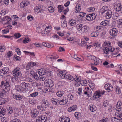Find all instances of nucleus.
Segmentation results:
<instances>
[{
  "label": "nucleus",
  "instance_id": "10",
  "mask_svg": "<svg viewBox=\"0 0 122 122\" xmlns=\"http://www.w3.org/2000/svg\"><path fill=\"white\" fill-rule=\"evenodd\" d=\"M34 10L35 13L37 14L39 12H41L44 11V10H43L42 8H41V7L38 6L36 7Z\"/></svg>",
  "mask_w": 122,
  "mask_h": 122
},
{
  "label": "nucleus",
  "instance_id": "55",
  "mask_svg": "<svg viewBox=\"0 0 122 122\" xmlns=\"http://www.w3.org/2000/svg\"><path fill=\"white\" fill-rule=\"evenodd\" d=\"M14 36L16 38H17L20 37L21 35L20 33H17L15 34Z\"/></svg>",
  "mask_w": 122,
  "mask_h": 122
},
{
  "label": "nucleus",
  "instance_id": "44",
  "mask_svg": "<svg viewBox=\"0 0 122 122\" xmlns=\"http://www.w3.org/2000/svg\"><path fill=\"white\" fill-rule=\"evenodd\" d=\"M76 80H75V81H76L79 82V83L80 82V81H81V76H76Z\"/></svg>",
  "mask_w": 122,
  "mask_h": 122
},
{
  "label": "nucleus",
  "instance_id": "51",
  "mask_svg": "<svg viewBox=\"0 0 122 122\" xmlns=\"http://www.w3.org/2000/svg\"><path fill=\"white\" fill-rule=\"evenodd\" d=\"M111 44L110 42L109 41H106L104 42V43L105 46L109 47V46L110 47V44Z\"/></svg>",
  "mask_w": 122,
  "mask_h": 122
},
{
  "label": "nucleus",
  "instance_id": "13",
  "mask_svg": "<svg viewBox=\"0 0 122 122\" xmlns=\"http://www.w3.org/2000/svg\"><path fill=\"white\" fill-rule=\"evenodd\" d=\"M122 103L120 101H118L116 105V108L115 109L116 110V109H117L118 112H119L121 110V105Z\"/></svg>",
  "mask_w": 122,
  "mask_h": 122
},
{
  "label": "nucleus",
  "instance_id": "24",
  "mask_svg": "<svg viewBox=\"0 0 122 122\" xmlns=\"http://www.w3.org/2000/svg\"><path fill=\"white\" fill-rule=\"evenodd\" d=\"M13 97L14 99L19 100H21L23 98L20 95H14L13 96Z\"/></svg>",
  "mask_w": 122,
  "mask_h": 122
},
{
  "label": "nucleus",
  "instance_id": "28",
  "mask_svg": "<svg viewBox=\"0 0 122 122\" xmlns=\"http://www.w3.org/2000/svg\"><path fill=\"white\" fill-rule=\"evenodd\" d=\"M101 96L99 94L98 91H96V93H95L93 96V97L96 99L97 98H99Z\"/></svg>",
  "mask_w": 122,
  "mask_h": 122
},
{
  "label": "nucleus",
  "instance_id": "4",
  "mask_svg": "<svg viewBox=\"0 0 122 122\" xmlns=\"http://www.w3.org/2000/svg\"><path fill=\"white\" fill-rule=\"evenodd\" d=\"M69 74L67 75L65 74V72L61 71H60L57 73L58 76L62 79L65 78L68 79L69 76Z\"/></svg>",
  "mask_w": 122,
  "mask_h": 122
},
{
  "label": "nucleus",
  "instance_id": "18",
  "mask_svg": "<svg viewBox=\"0 0 122 122\" xmlns=\"http://www.w3.org/2000/svg\"><path fill=\"white\" fill-rule=\"evenodd\" d=\"M114 28H113L110 30V38H114Z\"/></svg>",
  "mask_w": 122,
  "mask_h": 122
},
{
  "label": "nucleus",
  "instance_id": "39",
  "mask_svg": "<svg viewBox=\"0 0 122 122\" xmlns=\"http://www.w3.org/2000/svg\"><path fill=\"white\" fill-rule=\"evenodd\" d=\"M7 101H6L5 99L3 98L1 99L0 100V105H1L3 104L6 103Z\"/></svg>",
  "mask_w": 122,
  "mask_h": 122
},
{
  "label": "nucleus",
  "instance_id": "53",
  "mask_svg": "<svg viewBox=\"0 0 122 122\" xmlns=\"http://www.w3.org/2000/svg\"><path fill=\"white\" fill-rule=\"evenodd\" d=\"M36 31L38 33H42L43 32H42V29L40 27H37L36 29Z\"/></svg>",
  "mask_w": 122,
  "mask_h": 122
},
{
  "label": "nucleus",
  "instance_id": "30",
  "mask_svg": "<svg viewBox=\"0 0 122 122\" xmlns=\"http://www.w3.org/2000/svg\"><path fill=\"white\" fill-rule=\"evenodd\" d=\"M31 113L33 114V116L36 117L39 114V112L36 110H35L34 111H32Z\"/></svg>",
  "mask_w": 122,
  "mask_h": 122
},
{
  "label": "nucleus",
  "instance_id": "19",
  "mask_svg": "<svg viewBox=\"0 0 122 122\" xmlns=\"http://www.w3.org/2000/svg\"><path fill=\"white\" fill-rule=\"evenodd\" d=\"M2 20L6 22L7 23L10 22L11 21V18L8 16L4 17Z\"/></svg>",
  "mask_w": 122,
  "mask_h": 122
},
{
  "label": "nucleus",
  "instance_id": "61",
  "mask_svg": "<svg viewBox=\"0 0 122 122\" xmlns=\"http://www.w3.org/2000/svg\"><path fill=\"white\" fill-rule=\"evenodd\" d=\"M88 9L89 11L90 12L93 11L95 10V8L92 7H91L89 8Z\"/></svg>",
  "mask_w": 122,
  "mask_h": 122
},
{
  "label": "nucleus",
  "instance_id": "62",
  "mask_svg": "<svg viewBox=\"0 0 122 122\" xmlns=\"http://www.w3.org/2000/svg\"><path fill=\"white\" fill-rule=\"evenodd\" d=\"M16 51L17 52V54L19 55H20L21 54V52L20 51V49L18 48H17L16 49Z\"/></svg>",
  "mask_w": 122,
  "mask_h": 122
},
{
  "label": "nucleus",
  "instance_id": "48",
  "mask_svg": "<svg viewBox=\"0 0 122 122\" xmlns=\"http://www.w3.org/2000/svg\"><path fill=\"white\" fill-rule=\"evenodd\" d=\"M90 15H91V17H92L91 19H92V20L95 19L97 16L96 14L94 13H92V14H90Z\"/></svg>",
  "mask_w": 122,
  "mask_h": 122
},
{
  "label": "nucleus",
  "instance_id": "22",
  "mask_svg": "<svg viewBox=\"0 0 122 122\" xmlns=\"http://www.w3.org/2000/svg\"><path fill=\"white\" fill-rule=\"evenodd\" d=\"M81 9V5L79 4H77L75 8V12L77 13Z\"/></svg>",
  "mask_w": 122,
  "mask_h": 122
},
{
  "label": "nucleus",
  "instance_id": "36",
  "mask_svg": "<svg viewBox=\"0 0 122 122\" xmlns=\"http://www.w3.org/2000/svg\"><path fill=\"white\" fill-rule=\"evenodd\" d=\"M51 30V29L49 26L47 27L45 29L44 33L46 34Z\"/></svg>",
  "mask_w": 122,
  "mask_h": 122
},
{
  "label": "nucleus",
  "instance_id": "52",
  "mask_svg": "<svg viewBox=\"0 0 122 122\" xmlns=\"http://www.w3.org/2000/svg\"><path fill=\"white\" fill-rule=\"evenodd\" d=\"M37 108L39 110H40L41 111H43L44 110V107H43L42 106V105H38L37 106Z\"/></svg>",
  "mask_w": 122,
  "mask_h": 122
},
{
  "label": "nucleus",
  "instance_id": "33",
  "mask_svg": "<svg viewBox=\"0 0 122 122\" xmlns=\"http://www.w3.org/2000/svg\"><path fill=\"white\" fill-rule=\"evenodd\" d=\"M109 24V22L107 20L103 21L100 23L101 25H103L104 26H106L107 25Z\"/></svg>",
  "mask_w": 122,
  "mask_h": 122
},
{
  "label": "nucleus",
  "instance_id": "43",
  "mask_svg": "<svg viewBox=\"0 0 122 122\" xmlns=\"http://www.w3.org/2000/svg\"><path fill=\"white\" fill-rule=\"evenodd\" d=\"M75 117H77V119H79L81 117L80 114L78 112H75Z\"/></svg>",
  "mask_w": 122,
  "mask_h": 122
},
{
  "label": "nucleus",
  "instance_id": "41",
  "mask_svg": "<svg viewBox=\"0 0 122 122\" xmlns=\"http://www.w3.org/2000/svg\"><path fill=\"white\" fill-rule=\"evenodd\" d=\"M99 33L98 32H93L91 34V36L92 37H96L99 35Z\"/></svg>",
  "mask_w": 122,
  "mask_h": 122
},
{
  "label": "nucleus",
  "instance_id": "12",
  "mask_svg": "<svg viewBox=\"0 0 122 122\" xmlns=\"http://www.w3.org/2000/svg\"><path fill=\"white\" fill-rule=\"evenodd\" d=\"M42 106L44 108H46L49 106V104L47 100H43L42 101Z\"/></svg>",
  "mask_w": 122,
  "mask_h": 122
},
{
  "label": "nucleus",
  "instance_id": "34",
  "mask_svg": "<svg viewBox=\"0 0 122 122\" xmlns=\"http://www.w3.org/2000/svg\"><path fill=\"white\" fill-rule=\"evenodd\" d=\"M93 60L94 61V63L92 64V65H98L99 64V61L97 60V58H96L95 56V58H94Z\"/></svg>",
  "mask_w": 122,
  "mask_h": 122
},
{
  "label": "nucleus",
  "instance_id": "38",
  "mask_svg": "<svg viewBox=\"0 0 122 122\" xmlns=\"http://www.w3.org/2000/svg\"><path fill=\"white\" fill-rule=\"evenodd\" d=\"M64 92L63 91L58 92L56 93L57 95L59 97H61L64 94Z\"/></svg>",
  "mask_w": 122,
  "mask_h": 122
},
{
  "label": "nucleus",
  "instance_id": "5",
  "mask_svg": "<svg viewBox=\"0 0 122 122\" xmlns=\"http://www.w3.org/2000/svg\"><path fill=\"white\" fill-rule=\"evenodd\" d=\"M47 117L45 115H42L41 117H38L36 119L37 122H45L47 120Z\"/></svg>",
  "mask_w": 122,
  "mask_h": 122
},
{
  "label": "nucleus",
  "instance_id": "60",
  "mask_svg": "<svg viewBox=\"0 0 122 122\" xmlns=\"http://www.w3.org/2000/svg\"><path fill=\"white\" fill-rule=\"evenodd\" d=\"M122 119H119V118L115 117V122H122Z\"/></svg>",
  "mask_w": 122,
  "mask_h": 122
},
{
  "label": "nucleus",
  "instance_id": "20",
  "mask_svg": "<svg viewBox=\"0 0 122 122\" xmlns=\"http://www.w3.org/2000/svg\"><path fill=\"white\" fill-rule=\"evenodd\" d=\"M29 4V3L27 1L21 2L20 3L21 7L23 8L24 7L26 6Z\"/></svg>",
  "mask_w": 122,
  "mask_h": 122
},
{
  "label": "nucleus",
  "instance_id": "14",
  "mask_svg": "<svg viewBox=\"0 0 122 122\" xmlns=\"http://www.w3.org/2000/svg\"><path fill=\"white\" fill-rule=\"evenodd\" d=\"M115 114V117L118 118H119L121 119H122V113L120 112V111L118 112L117 109H116Z\"/></svg>",
  "mask_w": 122,
  "mask_h": 122
},
{
  "label": "nucleus",
  "instance_id": "29",
  "mask_svg": "<svg viewBox=\"0 0 122 122\" xmlns=\"http://www.w3.org/2000/svg\"><path fill=\"white\" fill-rule=\"evenodd\" d=\"M111 11L109 10L107 11L106 15V17L107 19H109L111 17Z\"/></svg>",
  "mask_w": 122,
  "mask_h": 122
},
{
  "label": "nucleus",
  "instance_id": "57",
  "mask_svg": "<svg viewBox=\"0 0 122 122\" xmlns=\"http://www.w3.org/2000/svg\"><path fill=\"white\" fill-rule=\"evenodd\" d=\"M38 94V92H36L31 94L30 96L32 97H35L36 96H37Z\"/></svg>",
  "mask_w": 122,
  "mask_h": 122
},
{
  "label": "nucleus",
  "instance_id": "47",
  "mask_svg": "<svg viewBox=\"0 0 122 122\" xmlns=\"http://www.w3.org/2000/svg\"><path fill=\"white\" fill-rule=\"evenodd\" d=\"M116 92L117 94H119L121 93V91L119 87L117 86L116 88Z\"/></svg>",
  "mask_w": 122,
  "mask_h": 122
},
{
  "label": "nucleus",
  "instance_id": "2",
  "mask_svg": "<svg viewBox=\"0 0 122 122\" xmlns=\"http://www.w3.org/2000/svg\"><path fill=\"white\" fill-rule=\"evenodd\" d=\"M19 68H16L12 71L13 75L14 77L12 78V80L14 81H17L18 78L20 77L22 74L20 71L19 70Z\"/></svg>",
  "mask_w": 122,
  "mask_h": 122
},
{
  "label": "nucleus",
  "instance_id": "37",
  "mask_svg": "<svg viewBox=\"0 0 122 122\" xmlns=\"http://www.w3.org/2000/svg\"><path fill=\"white\" fill-rule=\"evenodd\" d=\"M80 84H81V85L83 86H86L87 85V82L85 80H82L80 81Z\"/></svg>",
  "mask_w": 122,
  "mask_h": 122
},
{
  "label": "nucleus",
  "instance_id": "8",
  "mask_svg": "<svg viewBox=\"0 0 122 122\" xmlns=\"http://www.w3.org/2000/svg\"><path fill=\"white\" fill-rule=\"evenodd\" d=\"M115 10L116 11H120L122 13V7L121 6V4L119 3H117L116 2L115 4Z\"/></svg>",
  "mask_w": 122,
  "mask_h": 122
},
{
  "label": "nucleus",
  "instance_id": "21",
  "mask_svg": "<svg viewBox=\"0 0 122 122\" xmlns=\"http://www.w3.org/2000/svg\"><path fill=\"white\" fill-rule=\"evenodd\" d=\"M77 106L76 105L73 106L72 107L69 108L68 109V111L70 112L75 110L77 109Z\"/></svg>",
  "mask_w": 122,
  "mask_h": 122
},
{
  "label": "nucleus",
  "instance_id": "42",
  "mask_svg": "<svg viewBox=\"0 0 122 122\" xmlns=\"http://www.w3.org/2000/svg\"><path fill=\"white\" fill-rule=\"evenodd\" d=\"M1 108V107L0 108L1 110L0 112V114H1V115L2 114V115H4L5 114L6 112L5 109L4 108H2V109Z\"/></svg>",
  "mask_w": 122,
  "mask_h": 122
},
{
  "label": "nucleus",
  "instance_id": "50",
  "mask_svg": "<svg viewBox=\"0 0 122 122\" xmlns=\"http://www.w3.org/2000/svg\"><path fill=\"white\" fill-rule=\"evenodd\" d=\"M68 98L70 100H72L74 98L73 96L71 93H69L67 95Z\"/></svg>",
  "mask_w": 122,
  "mask_h": 122
},
{
  "label": "nucleus",
  "instance_id": "3",
  "mask_svg": "<svg viewBox=\"0 0 122 122\" xmlns=\"http://www.w3.org/2000/svg\"><path fill=\"white\" fill-rule=\"evenodd\" d=\"M54 85L53 81L51 79H49L45 84V89L48 92H52L51 88Z\"/></svg>",
  "mask_w": 122,
  "mask_h": 122
},
{
  "label": "nucleus",
  "instance_id": "56",
  "mask_svg": "<svg viewBox=\"0 0 122 122\" xmlns=\"http://www.w3.org/2000/svg\"><path fill=\"white\" fill-rule=\"evenodd\" d=\"M7 56L8 57L11 56L13 55V53L11 51H9L7 53Z\"/></svg>",
  "mask_w": 122,
  "mask_h": 122
},
{
  "label": "nucleus",
  "instance_id": "40",
  "mask_svg": "<svg viewBox=\"0 0 122 122\" xmlns=\"http://www.w3.org/2000/svg\"><path fill=\"white\" fill-rule=\"evenodd\" d=\"M58 10L59 12H61L62 11V10H64L63 9V6L61 5H59L58 6Z\"/></svg>",
  "mask_w": 122,
  "mask_h": 122
},
{
  "label": "nucleus",
  "instance_id": "16",
  "mask_svg": "<svg viewBox=\"0 0 122 122\" xmlns=\"http://www.w3.org/2000/svg\"><path fill=\"white\" fill-rule=\"evenodd\" d=\"M59 103L60 105H64L67 103L68 100L65 98L61 100H59Z\"/></svg>",
  "mask_w": 122,
  "mask_h": 122
},
{
  "label": "nucleus",
  "instance_id": "15",
  "mask_svg": "<svg viewBox=\"0 0 122 122\" xmlns=\"http://www.w3.org/2000/svg\"><path fill=\"white\" fill-rule=\"evenodd\" d=\"M108 7L106 6H104L101 8L100 10V12L102 14L104 13L108 10Z\"/></svg>",
  "mask_w": 122,
  "mask_h": 122
},
{
  "label": "nucleus",
  "instance_id": "59",
  "mask_svg": "<svg viewBox=\"0 0 122 122\" xmlns=\"http://www.w3.org/2000/svg\"><path fill=\"white\" fill-rule=\"evenodd\" d=\"M80 14L79 15V16L81 17H83L85 15L86 13H84L82 12H81L80 13Z\"/></svg>",
  "mask_w": 122,
  "mask_h": 122
},
{
  "label": "nucleus",
  "instance_id": "1",
  "mask_svg": "<svg viewBox=\"0 0 122 122\" xmlns=\"http://www.w3.org/2000/svg\"><path fill=\"white\" fill-rule=\"evenodd\" d=\"M0 86L3 88V90L0 93V98H2L5 93L9 89L10 85L6 80L5 81H2L1 82Z\"/></svg>",
  "mask_w": 122,
  "mask_h": 122
},
{
  "label": "nucleus",
  "instance_id": "27",
  "mask_svg": "<svg viewBox=\"0 0 122 122\" xmlns=\"http://www.w3.org/2000/svg\"><path fill=\"white\" fill-rule=\"evenodd\" d=\"M83 25L81 24H78L76 26L77 30L78 31L81 30L82 31V28H83Z\"/></svg>",
  "mask_w": 122,
  "mask_h": 122
},
{
  "label": "nucleus",
  "instance_id": "9",
  "mask_svg": "<svg viewBox=\"0 0 122 122\" xmlns=\"http://www.w3.org/2000/svg\"><path fill=\"white\" fill-rule=\"evenodd\" d=\"M114 50V48H112L111 47L109 48L105 47L104 48L103 51L105 53L108 54L109 51L111 52H113Z\"/></svg>",
  "mask_w": 122,
  "mask_h": 122
},
{
  "label": "nucleus",
  "instance_id": "64",
  "mask_svg": "<svg viewBox=\"0 0 122 122\" xmlns=\"http://www.w3.org/2000/svg\"><path fill=\"white\" fill-rule=\"evenodd\" d=\"M9 32V30H7L6 29H4L2 30V32L3 34H6Z\"/></svg>",
  "mask_w": 122,
  "mask_h": 122
},
{
  "label": "nucleus",
  "instance_id": "7",
  "mask_svg": "<svg viewBox=\"0 0 122 122\" xmlns=\"http://www.w3.org/2000/svg\"><path fill=\"white\" fill-rule=\"evenodd\" d=\"M105 88L108 92H112L113 90L112 85L109 84H105L104 86Z\"/></svg>",
  "mask_w": 122,
  "mask_h": 122
},
{
  "label": "nucleus",
  "instance_id": "31",
  "mask_svg": "<svg viewBox=\"0 0 122 122\" xmlns=\"http://www.w3.org/2000/svg\"><path fill=\"white\" fill-rule=\"evenodd\" d=\"M88 30L89 27L88 26L85 25L83 26L82 31H83V33L87 32L88 31Z\"/></svg>",
  "mask_w": 122,
  "mask_h": 122
},
{
  "label": "nucleus",
  "instance_id": "45",
  "mask_svg": "<svg viewBox=\"0 0 122 122\" xmlns=\"http://www.w3.org/2000/svg\"><path fill=\"white\" fill-rule=\"evenodd\" d=\"M38 74L36 73L35 74V75L33 76L34 79L37 80H39V77H40V76L39 75V76H38Z\"/></svg>",
  "mask_w": 122,
  "mask_h": 122
},
{
  "label": "nucleus",
  "instance_id": "46",
  "mask_svg": "<svg viewBox=\"0 0 122 122\" xmlns=\"http://www.w3.org/2000/svg\"><path fill=\"white\" fill-rule=\"evenodd\" d=\"M48 10L50 12H53L54 11V8L51 6L48 7Z\"/></svg>",
  "mask_w": 122,
  "mask_h": 122
},
{
  "label": "nucleus",
  "instance_id": "54",
  "mask_svg": "<svg viewBox=\"0 0 122 122\" xmlns=\"http://www.w3.org/2000/svg\"><path fill=\"white\" fill-rule=\"evenodd\" d=\"M69 23L71 26L74 25L76 24V22L75 21H73L72 22L71 21H70Z\"/></svg>",
  "mask_w": 122,
  "mask_h": 122
},
{
  "label": "nucleus",
  "instance_id": "17",
  "mask_svg": "<svg viewBox=\"0 0 122 122\" xmlns=\"http://www.w3.org/2000/svg\"><path fill=\"white\" fill-rule=\"evenodd\" d=\"M59 120L61 122H70V121L69 118L67 117L61 118Z\"/></svg>",
  "mask_w": 122,
  "mask_h": 122
},
{
  "label": "nucleus",
  "instance_id": "6",
  "mask_svg": "<svg viewBox=\"0 0 122 122\" xmlns=\"http://www.w3.org/2000/svg\"><path fill=\"white\" fill-rule=\"evenodd\" d=\"M58 57L59 56L57 55L56 54H53L50 56H47L46 59L47 60H49V59H51L52 61H53L54 60H56Z\"/></svg>",
  "mask_w": 122,
  "mask_h": 122
},
{
  "label": "nucleus",
  "instance_id": "35",
  "mask_svg": "<svg viewBox=\"0 0 122 122\" xmlns=\"http://www.w3.org/2000/svg\"><path fill=\"white\" fill-rule=\"evenodd\" d=\"M28 83H26L25 82H22L20 84L21 87L22 88H25L28 87Z\"/></svg>",
  "mask_w": 122,
  "mask_h": 122
},
{
  "label": "nucleus",
  "instance_id": "58",
  "mask_svg": "<svg viewBox=\"0 0 122 122\" xmlns=\"http://www.w3.org/2000/svg\"><path fill=\"white\" fill-rule=\"evenodd\" d=\"M8 119L6 117H4L2 118L1 119V121L2 122H7Z\"/></svg>",
  "mask_w": 122,
  "mask_h": 122
},
{
  "label": "nucleus",
  "instance_id": "49",
  "mask_svg": "<svg viewBox=\"0 0 122 122\" xmlns=\"http://www.w3.org/2000/svg\"><path fill=\"white\" fill-rule=\"evenodd\" d=\"M91 15L90 14L88 15L86 17V19L89 21H91L92 20V19L91 18Z\"/></svg>",
  "mask_w": 122,
  "mask_h": 122
},
{
  "label": "nucleus",
  "instance_id": "11",
  "mask_svg": "<svg viewBox=\"0 0 122 122\" xmlns=\"http://www.w3.org/2000/svg\"><path fill=\"white\" fill-rule=\"evenodd\" d=\"M8 70V68L7 67L3 68L2 69L0 70V75L3 76L5 74H6Z\"/></svg>",
  "mask_w": 122,
  "mask_h": 122
},
{
  "label": "nucleus",
  "instance_id": "32",
  "mask_svg": "<svg viewBox=\"0 0 122 122\" xmlns=\"http://www.w3.org/2000/svg\"><path fill=\"white\" fill-rule=\"evenodd\" d=\"M45 71L44 70L43 71L40 69V71H38V74L41 76H44L45 75Z\"/></svg>",
  "mask_w": 122,
  "mask_h": 122
},
{
  "label": "nucleus",
  "instance_id": "25",
  "mask_svg": "<svg viewBox=\"0 0 122 122\" xmlns=\"http://www.w3.org/2000/svg\"><path fill=\"white\" fill-rule=\"evenodd\" d=\"M51 101L54 105H56L57 103H59V100L58 99L54 98L51 99Z\"/></svg>",
  "mask_w": 122,
  "mask_h": 122
},
{
  "label": "nucleus",
  "instance_id": "23",
  "mask_svg": "<svg viewBox=\"0 0 122 122\" xmlns=\"http://www.w3.org/2000/svg\"><path fill=\"white\" fill-rule=\"evenodd\" d=\"M89 108L91 111L92 112L95 111L97 109L96 107L95 106L92 104H91L89 105Z\"/></svg>",
  "mask_w": 122,
  "mask_h": 122
},
{
  "label": "nucleus",
  "instance_id": "26",
  "mask_svg": "<svg viewBox=\"0 0 122 122\" xmlns=\"http://www.w3.org/2000/svg\"><path fill=\"white\" fill-rule=\"evenodd\" d=\"M117 25L119 27H122V19H119L117 21Z\"/></svg>",
  "mask_w": 122,
  "mask_h": 122
},
{
  "label": "nucleus",
  "instance_id": "63",
  "mask_svg": "<svg viewBox=\"0 0 122 122\" xmlns=\"http://www.w3.org/2000/svg\"><path fill=\"white\" fill-rule=\"evenodd\" d=\"M61 26L64 28H65L67 26V23H63L62 22H61Z\"/></svg>",
  "mask_w": 122,
  "mask_h": 122
}]
</instances>
